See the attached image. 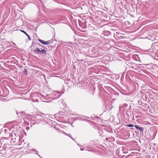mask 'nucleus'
<instances>
[{
  "label": "nucleus",
  "instance_id": "obj_1",
  "mask_svg": "<svg viewBox=\"0 0 158 158\" xmlns=\"http://www.w3.org/2000/svg\"><path fill=\"white\" fill-rule=\"evenodd\" d=\"M38 41L40 43L44 45H48L50 44V41H44L41 39H39Z\"/></svg>",
  "mask_w": 158,
  "mask_h": 158
},
{
  "label": "nucleus",
  "instance_id": "obj_2",
  "mask_svg": "<svg viewBox=\"0 0 158 158\" xmlns=\"http://www.w3.org/2000/svg\"><path fill=\"white\" fill-rule=\"evenodd\" d=\"M34 52L37 54H39L40 52H41L40 50L38 48H36L34 50Z\"/></svg>",
  "mask_w": 158,
  "mask_h": 158
},
{
  "label": "nucleus",
  "instance_id": "obj_3",
  "mask_svg": "<svg viewBox=\"0 0 158 158\" xmlns=\"http://www.w3.org/2000/svg\"><path fill=\"white\" fill-rule=\"evenodd\" d=\"M21 31L22 32L24 33L25 34V35H26L27 36L29 40H31L30 36L26 33V32L23 30H21Z\"/></svg>",
  "mask_w": 158,
  "mask_h": 158
},
{
  "label": "nucleus",
  "instance_id": "obj_4",
  "mask_svg": "<svg viewBox=\"0 0 158 158\" xmlns=\"http://www.w3.org/2000/svg\"><path fill=\"white\" fill-rule=\"evenodd\" d=\"M40 51L43 53H46V51L45 49H42L40 50Z\"/></svg>",
  "mask_w": 158,
  "mask_h": 158
},
{
  "label": "nucleus",
  "instance_id": "obj_5",
  "mask_svg": "<svg viewBox=\"0 0 158 158\" xmlns=\"http://www.w3.org/2000/svg\"><path fill=\"white\" fill-rule=\"evenodd\" d=\"M139 130L142 131H143V129L142 127H139Z\"/></svg>",
  "mask_w": 158,
  "mask_h": 158
},
{
  "label": "nucleus",
  "instance_id": "obj_6",
  "mask_svg": "<svg viewBox=\"0 0 158 158\" xmlns=\"http://www.w3.org/2000/svg\"><path fill=\"white\" fill-rule=\"evenodd\" d=\"M127 126L128 127H133V126H134V125L132 124H129L127 125Z\"/></svg>",
  "mask_w": 158,
  "mask_h": 158
},
{
  "label": "nucleus",
  "instance_id": "obj_7",
  "mask_svg": "<svg viewBox=\"0 0 158 158\" xmlns=\"http://www.w3.org/2000/svg\"><path fill=\"white\" fill-rule=\"evenodd\" d=\"M135 127L136 129H139V127L137 125H135Z\"/></svg>",
  "mask_w": 158,
  "mask_h": 158
},
{
  "label": "nucleus",
  "instance_id": "obj_8",
  "mask_svg": "<svg viewBox=\"0 0 158 158\" xmlns=\"http://www.w3.org/2000/svg\"><path fill=\"white\" fill-rule=\"evenodd\" d=\"M65 133V134L66 135H67L68 136H69V137H70V136H71V135H70V134H66L65 133Z\"/></svg>",
  "mask_w": 158,
  "mask_h": 158
},
{
  "label": "nucleus",
  "instance_id": "obj_9",
  "mask_svg": "<svg viewBox=\"0 0 158 158\" xmlns=\"http://www.w3.org/2000/svg\"><path fill=\"white\" fill-rule=\"evenodd\" d=\"M81 151L83 150V149H81Z\"/></svg>",
  "mask_w": 158,
  "mask_h": 158
}]
</instances>
